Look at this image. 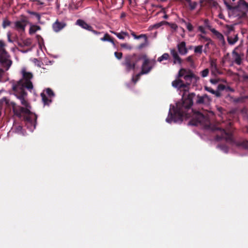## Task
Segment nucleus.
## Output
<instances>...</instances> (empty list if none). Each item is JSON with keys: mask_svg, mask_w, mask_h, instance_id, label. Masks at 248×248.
<instances>
[{"mask_svg": "<svg viewBox=\"0 0 248 248\" xmlns=\"http://www.w3.org/2000/svg\"><path fill=\"white\" fill-rule=\"evenodd\" d=\"M26 119H27V121H30V119H29V118H28V117H27V118H26Z\"/></svg>", "mask_w": 248, "mask_h": 248, "instance_id": "obj_58", "label": "nucleus"}, {"mask_svg": "<svg viewBox=\"0 0 248 248\" xmlns=\"http://www.w3.org/2000/svg\"><path fill=\"white\" fill-rule=\"evenodd\" d=\"M211 32L214 33L217 37V38L221 41L222 44L224 45L225 44V41L224 39V37L223 35L218 32L215 29H213V30H211Z\"/></svg>", "mask_w": 248, "mask_h": 248, "instance_id": "obj_14", "label": "nucleus"}, {"mask_svg": "<svg viewBox=\"0 0 248 248\" xmlns=\"http://www.w3.org/2000/svg\"><path fill=\"white\" fill-rule=\"evenodd\" d=\"M204 89L205 90H206V91L213 94H215V96L217 97H219L221 96V93H220L218 91H215L211 87H207V86H205L204 87Z\"/></svg>", "mask_w": 248, "mask_h": 248, "instance_id": "obj_17", "label": "nucleus"}, {"mask_svg": "<svg viewBox=\"0 0 248 248\" xmlns=\"http://www.w3.org/2000/svg\"><path fill=\"white\" fill-rule=\"evenodd\" d=\"M142 59L141 55L134 53L127 55L124 57L122 65L124 66L125 71L129 72L131 71H135L139 68V62Z\"/></svg>", "mask_w": 248, "mask_h": 248, "instance_id": "obj_3", "label": "nucleus"}, {"mask_svg": "<svg viewBox=\"0 0 248 248\" xmlns=\"http://www.w3.org/2000/svg\"><path fill=\"white\" fill-rule=\"evenodd\" d=\"M238 6L240 7H244L248 10V3L245 0H239L238 3Z\"/></svg>", "mask_w": 248, "mask_h": 248, "instance_id": "obj_25", "label": "nucleus"}, {"mask_svg": "<svg viewBox=\"0 0 248 248\" xmlns=\"http://www.w3.org/2000/svg\"><path fill=\"white\" fill-rule=\"evenodd\" d=\"M212 42L208 41V43L205 45V47H208L210 43H211Z\"/></svg>", "mask_w": 248, "mask_h": 248, "instance_id": "obj_53", "label": "nucleus"}, {"mask_svg": "<svg viewBox=\"0 0 248 248\" xmlns=\"http://www.w3.org/2000/svg\"><path fill=\"white\" fill-rule=\"evenodd\" d=\"M209 70L208 69L206 68L201 71V75L203 78L206 77L209 74Z\"/></svg>", "mask_w": 248, "mask_h": 248, "instance_id": "obj_35", "label": "nucleus"}, {"mask_svg": "<svg viewBox=\"0 0 248 248\" xmlns=\"http://www.w3.org/2000/svg\"><path fill=\"white\" fill-rule=\"evenodd\" d=\"M217 147L225 153H227L228 151V148L226 144H220L218 145Z\"/></svg>", "mask_w": 248, "mask_h": 248, "instance_id": "obj_29", "label": "nucleus"}, {"mask_svg": "<svg viewBox=\"0 0 248 248\" xmlns=\"http://www.w3.org/2000/svg\"><path fill=\"white\" fill-rule=\"evenodd\" d=\"M26 25L25 20L17 21L15 23V28L18 31H24Z\"/></svg>", "mask_w": 248, "mask_h": 248, "instance_id": "obj_12", "label": "nucleus"}, {"mask_svg": "<svg viewBox=\"0 0 248 248\" xmlns=\"http://www.w3.org/2000/svg\"><path fill=\"white\" fill-rule=\"evenodd\" d=\"M112 33L114 34L116 36L120 39H124L125 36H128V33L127 32L121 31L120 33H118L115 31H112Z\"/></svg>", "mask_w": 248, "mask_h": 248, "instance_id": "obj_20", "label": "nucleus"}, {"mask_svg": "<svg viewBox=\"0 0 248 248\" xmlns=\"http://www.w3.org/2000/svg\"><path fill=\"white\" fill-rule=\"evenodd\" d=\"M148 45V38L144 40V42L138 46V49L140 50Z\"/></svg>", "mask_w": 248, "mask_h": 248, "instance_id": "obj_27", "label": "nucleus"}, {"mask_svg": "<svg viewBox=\"0 0 248 248\" xmlns=\"http://www.w3.org/2000/svg\"><path fill=\"white\" fill-rule=\"evenodd\" d=\"M202 47L203 46L202 45L196 46L194 49V52L196 53L201 54L202 53Z\"/></svg>", "mask_w": 248, "mask_h": 248, "instance_id": "obj_32", "label": "nucleus"}, {"mask_svg": "<svg viewBox=\"0 0 248 248\" xmlns=\"http://www.w3.org/2000/svg\"><path fill=\"white\" fill-rule=\"evenodd\" d=\"M76 24L81 27L82 28L88 31H92V27L88 24L86 22L81 19H78L76 22Z\"/></svg>", "mask_w": 248, "mask_h": 248, "instance_id": "obj_13", "label": "nucleus"}, {"mask_svg": "<svg viewBox=\"0 0 248 248\" xmlns=\"http://www.w3.org/2000/svg\"><path fill=\"white\" fill-rule=\"evenodd\" d=\"M187 2L189 3V6L191 10H193L196 8L197 5V3L196 2H191V0H190L189 1Z\"/></svg>", "mask_w": 248, "mask_h": 248, "instance_id": "obj_30", "label": "nucleus"}, {"mask_svg": "<svg viewBox=\"0 0 248 248\" xmlns=\"http://www.w3.org/2000/svg\"><path fill=\"white\" fill-rule=\"evenodd\" d=\"M219 81L218 79H210V82L213 84H217Z\"/></svg>", "mask_w": 248, "mask_h": 248, "instance_id": "obj_47", "label": "nucleus"}, {"mask_svg": "<svg viewBox=\"0 0 248 248\" xmlns=\"http://www.w3.org/2000/svg\"><path fill=\"white\" fill-rule=\"evenodd\" d=\"M168 23V22H165V21H162V22H161L160 23H157L156 24H155L154 25L155 27L156 28H158L160 27H161L162 25H163L164 23Z\"/></svg>", "mask_w": 248, "mask_h": 248, "instance_id": "obj_45", "label": "nucleus"}, {"mask_svg": "<svg viewBox=\"0 0 248 248\" xmlns=\"http://www.w3.org/2000/svg\"><path fill=\"white\" fill-rule=\"evenodd\" d=\"M224 3L229 10H232L235 9L234 7L230 5L226 0L224 1Z\"/></svg>", "mask_w": 248, "mask_h": 248, "instance_id": "obj_38", "label": "nucleus"}, {"mask_svg": "<svg viewBox=\"0 0 248 248\" xmlns=\"http://www.w3.org/2000/svg\"><path fill=\"white\" fill-rule=\"evenodd\" d=\"M232 54L234 57V62L237 65H240L242 63V58L240 54L236 52L235 50L232 51Z\"/></svg>", "mask_w": 248, "mask_h": 248, "instance_id": "obj_15", "label": "nucleus"}, {"mask_svg": "<svg viewBox=\"0 0 248 248\" xmlns=\"http://www.w3.org/2000/svg\"><path fill=\"white\" fill-rule=\"evenodd\" d=\"M155 63V59L151 60L147 58L146 56H144V61L141 66V70L140 73L137 74V77L149 73L153 68L152 65H154Z\"/></svg>", "mask_w": 248, "mask_h": 248, "instance_id": "obj_5", "label": "nucleus"}, {"mask_svg": "<svg viewBox=\"0 0 248 248\" xmlns=\"http://www.w3.org/2000/svg\"><path fill=\"white\" fill-rule=\"evenodd\" d=\"M209 100V97L206 94L202 96L198 95L195 99V103L198 105H205L207 104Z\"/></svg>", "mask_w": 248, "mask_h": 248, "instance_id": "obj_9", "label": "nucleus"}, {"mask_svg": "<svg viewBox=\"0 0 248 248\" xmlns=\"http://www.w3.org/2000/svg\"><path fill=\"white\" fill-rule=\"evenodd\" d=\"M196 96L194 93H190L186 97L183 95L182 99L176 103V107L170 105L168 116L166 121L168 123H181L184 117H193V120L189 122V124L197 125L204 119V115L199 111L191 108L193 104V100Z\"/></svg>", "mask_w": 248, "mask_h": 248, "instance_id": "obj_1", "label": "nucleus"}, {"mask_svg": "<svg viewBox=\"0 0 248 248\" xmlns=\"http://www.w3.org/2000/svg\"><path fill=\"white\" fill-rule=\"evenodd\" d=\"M198 30L200 31H201L202 33H203V34H205L206 33V31H205L204 30V27L202 26H199Z\"/></svg>", "mask_w": 248, "mask_h": 248, "instance_id": "obj_46", "label": "nucleus"}, {"mask_svg": "<svg viewBox=\"0 0 248 248\" xmlns=\"http://www.w3.org/2000/svg\"><path fill=\"white\" fill-rule=\"evenodd\" d=\"M170 27L172 28V29H173L174 30H176L177 28V26L176 24H171V26H170Z\"/></svg>", "mask_w": 248, "mask_h": 248, "instance_id": "obj_50", "label": "nucleus"}, {"mask_svg": "<svg viewBox=\"0 0 248 248\" xmlns=\"http://www.w3.org/2000/svg\"><path fill=\"white\" fill-rule=\"evenodd\" d=\"M7 38H8V41L9 42H13L12 40L11 39V33L10 32H8L7 33Z\"/></svg>", "mask_w": 248, "mask_h": 248, "instance_id": "obj_49", "label": "nucleus"}, {"mask_svg": "<svg viewBox=\"0 0 248 248\" xmlns=\"http://www.w3.org/2000/svg\"><path fill=\"white\" fill-rule=\"evenodd\" d=\"M101 40L103 41H108L114 44L113 39L111 38L110 35L108 33H106L104 37L101 38Z\"/></svg>", "mask_w": 248, "mask_h": 248, "instance_id": "obj_23", "label": "nucleus"}, {"mask_svg": "<svg viewBox=\"0 0 248 248\" xmlns=\"http://www.w3.org/2000/svg\"><path fill=\"white\" fill-rule=\"evenodd\" d=\"M94 0V2L95 1H96V0Z\"/></svg>", "mask_w": 248, "mask_h": 248, "instance_id": "obj_62", "label": "nucleus"}, {"mask_svg": "<svg viewBox=\"0 0 248 248\" xmlns=\"http://www.w3.org/2000/svg\"><path fill=\"white\" fill-rule=\"evenodd\" d=\"M227 40L230 45H234L238 40V35L236 34L234 37L228 36Z\"/></svg>", "mask_w": 248, "mask_h": 248, "instance_id": "obj_19", "label": "nucleus"}, {"mask_svg": "<svg viewBox=\"0 0 248 248\" xmlns=\"http://www.w3.org/2000/svg\"><path fill=\"white\" fill-rule=\"evenodd\" d=\"M46 93L48 95V97L51 98L54 96L53 92L49 88H47L46 90Z\"/></svg>", "mask_w": 248, "mask_h": 248, "instance_id": "obj_33", "label": "nucleus"}, {"mask_svg": "<svg viewBox=\"0 0 248 248\" xmlns=\"http://www.w3.org/2000/svg\"><path fill=\"white\" fill-rule=\"evenodd\" d=\"M140 78V76L137 77V74L136 75L135 77H133L132 78V81L134 82V84L136 83V82L139 80Z\"/></svg>", "mask_w": 248, "mask_h": 248, "instance_id": "obj_44", "label": "nucleus"}, {"mask_svg": "<svg viewBox=\"0 0 248 248\" xmlns=\"http://www.w3.org/2000/svg\"><path fill=\"white\" fill-rule=\"evenodd\" d=\"M115 56L119 60L122 59L123 53L122 52H115L114 53Z\"/></svg>", "mask_w": 248, "mask_h": 248, "instance_id": "obj_39", "label": "nucleus"}, {"mask_svg": "<svg viewBox=\"0 0 248 248\" xmlns=\"http://www.w3.org/2000/svg\"><path fill=\"white\" fill-rule=\"evenodd\" d=\"M217 130L218 131V133L216 135V140L225 139L227 141L232 140V134L231 133L226 132L223 128H217Z\"/></svg>", "mask_w": 248, "mask_h": 248, "instance_id": "obj_6", "label": "nucleus"}, {"mask_svg": "<svg viewBox=\"0 0 248 248\" xmlns=\"http://www.w3.org/2000/svg\"><path fill=\"white\" fill-rule=\"evenodd\" d=\"M201 37L206 41L212 42V40L210 38L206 37L205 36L201 35Z\"/></svg>", "mask_w": 248, "mask_h": 248, "instance_id": "obj_48", "label": "nucleus"}, {"mask_svg": "<svg viewBox=\"0 0 248 248\" xmlns=\"http://www.w3.org/2000/svg\"><path fill=\"white\" fill-rule=\"evenodd\" d=\"M21 73L22 79L13 87V90L15 91L16 96L20 100L21 103L25 107V108L20 107L19 112L16 108H13L15 114L19 117L21 116V113L26 114L31 113L30 111L31 107L25 100V97L26 93L25 92L24 88H27L28 90H31L33 88V85L31 81V79L32 78V74L27 72L24 68L22 69Z\"/></svg>", "mask_w": 248, "mask_h": 248, "instance_id": "obj_2", "label": "nucleus"}, {"mask_svg": "<svg viewBox=\"0 0 248 248\" xmlns=\"http://www.w3.org/2000/svg\"><path fill=\"white\" fill-rule=\"evenodd\" d=\"M41 96L42 97V100L45 105H48L51 102V100L46 96V95L44 93H41Z\"/></svg>", "mask_w": 248, "mask_h": 248, "instance_id": "obj_24", "label": "nucleus"}, {"mask_svg": "<svg viewBox=\"0 0 248 248\" xmlns=\"http://www.w3.org/2000/svg\"><path fill=\"white\" fill-rule=\"evenodd\" d=\"M235 0H232V1H234Z\"/></svg>", "mask_w": 248, "mask_h": 248, "instance_id": "obj_60", "label": "nucleus"}, {"mask_svg": "<svg viewBox=\"0 0 248 248\" xmlns=\"http://www.w3.org/2000/svg\"><path fill=\"white\" fill-rule=\"evenodd\" d=\"M170 58V55L168 53H164L161 56L159 57L157 59V61L159 62H161L163 60H167Z\"/></svg>", "mask_w": 248, "mask_h": 248, "instance_id": "obj_26", "label": "nucleus"}, {"mask_svg": "<svg viewBox=\"0 0 248 248\" xmlns=\"http://www.w3.org/2000/svg\"><path fill=\"white\" fill-rule=\"evenodd\" d=\"M185 73L186 74L184 78L186 81V83H185V84H188L189 89V86L192 82V80L194 79L195 80H197L199 79V78L196 76L190 70H186V72Z\"/></svg>", "mask_w": 248, "mask_h": 248, "instance_id": "obj_8", "label": "nucleus"}, {"mask_svg": "<svg viewBox=\"0 0 248 248\" xmlns=\"http://www.w3.org/2000/svg\"><path fill=\"white\" fill-rule=\"evenodd\" d=\"M131 34L134 38V39H136V37L137 36L135 32L133 31H131Z\"/></svg>", "mask_w": 248, "mask_h": 248, "instance_id": "obj_51", "label": "nucleus"}, {"mask_svg": "<svg viewBox=\"0 0 248 248\" xmlns=\"http://www.w3.org/2000/svg\"><path fill=\"white\" fill-rule=\"evenodd\" d=\"M171 84L174 88L179 90H182L185 93L188 91V84H185L184 81L180 78H176L172 82Z\"/></svg>", "mask_w": 248, "mask_h": 248, "instance_id": "obj_7", "label": "nucleus"}, {"mask_svg": "<svg viewBox=\"0 0 248 248\" xmlns=\"http://www.w3.org/2000/svg\"><path fill=\"white\" fill-rule=\"evenodd\" d=\"M236 145L239 147H242L244 149H248V141L247 140H244L237 142Z\"/></svg>", "mask_w": 248, "mask_h": 248, "instance_id": "obj_21", "label": "nucleus"}, {"mask_svg": "<svg viewBox=\"0 0 248 248\" xmlns=\"http://www.w3.org/2000/svg\"><path fill=\"white\" fill-rule=\"evenodd\" d=\"M211 67L214 69L215 71H216L218 74H220V73L218 71L217 64L215 62H211Z\"/></svg>", "mask_w": 248, "mask_h": 248, "instance_id": "obj_40", "label": "nucleus"}, {"mask_svg": "<svg viewBox=\"0 0 248 248\" xmlns=\"http://www.w3.org/2000/svg\"><path fill=\"white\" fill-rule=\"evenodd\" d=\"M225 88L226 87L224 85L220 84L217 86V91L219 92L220 91H223L224 90H225Z\"/></svg>", "mask_w": 248, "mask_h": 248, "instance_id": "obj_42", "label": "nucleus"}, {"mask_svg": "<svg viewBox=\"0 0 248 248\" xmlns=\"http://www.w3.org/2000/svg\"><path fill=\"white\" fill-rule=\"evenodd\" d=\"M186 27L189 31H192L193 30V26L190 23H186Z\"/></svg>", "mask_w": 248, "mask_h": 248, "instance_id": "obj_36", "label": "nucleus"}, {"mask_svg": "<svg viewBox=\"0 0 248 248\" xmlns=\"http://www.w3.org/2000/svg\"><path fill=\"white\" fill-rule=\"evenodd\" d=\"M232 30H233V27H231V28L230 29V31H232Z\"/></svg>", "mask_w": 248, "mask_h": 248, "instance_id": "obj_57", "label": "nucleus"}, {"mask_svg": "<svg viewBox=\"0 0 248 248\" xmlns=\"http://www.w3.org/2000/svg\"><path fill=\"white\" fill-rule=\"evenodd\" d=\"M93 32H94V34H97L98 33L97 31H95L94 30L93 31Z\"/></svg>", "mask_w": 248, "mask_h": 248, "instance_id": "obj_55", "label": "nucleus"}, {"mask_svg": "<svg viewBox=\"0 0 248 248\" xmlns=\"http://www.w3.org/2000/svg\"><path fill=\"white\" fill-rule=\"evenodd\" d=\"M161 0V1H166L167 0Z\"/></svg>", "mask_w": 248, "mask_h": 248, "instance_id": "obj_59", "label": "nucleus"}, {"mask_svg": "<svg viewBox=\"0 0 248 248\" xmlns=\"http://www.w3.org/2000/svg\"><path fill=\"white\" fill-rule=\"evenodd\" d=\"M164 17L165 18H167L168 17V16H167V15H165V16H164Z\"/></svg>", "mask_w": 248, "mask_h": 248, "instance_id": "obj_56", "label": "nucleus"}, {"mask_svg": "<svg viewBox=\"0 0 248 248\" xmlns=\"http://www.w3.org/2000/svg\"><path fill=\"white\" fill-rule=\"evenodd\" d=\"M186 72V69L185 68H181L179 71L178 77L177 78H181L183 77L184 78V76L186 74L185 73Z\"/></svg>", "mask_w": 248, "mask_h": 248, "instance_id": "obj_28", "label": "nucleus"}, {"mask_svg": "<svg viewBox=\"0 0 248 248\" xmlns=\"http://www.w3.org/2000/svg\"><path fill=\"white\" fill-rule=\"evenodd\" d=\"M121 47L125 48L128 50H131L133 47L129 44L127 43H123L120 45Z\"/></svg>", "mask_w": 248, "mask_h": 248, "instance_id": "obj_31", "label": "nucleus"}, {"mask_svg": "<svg viewBox=\"0 0 248 248\" xmlns=\"http://www.w3.org/2000/svg\"><path fill=\"white\" fill-rule=\"evenodd\" d=\"M243 78H244V79H247V80H248V75H244L243 76Z\"/></svg>", "mask_w": 248, "mask_h": 248, "instance_id": "obj_52", "label": "nucleus"}, {"mask_svg": "<svg viewBox=\"0 0 248 248\" xmlns=\"http://www.w3.org/2000/svg\"><path fill=\"white\" fill-rule=\"evenodd\" d=\"M170 54L171 55L172 57H173V64H175L178 63L181 65L182 63L183 60L179 56L177 51L175 49L173 48V49H170Z\"/></svg>", "mask_w": 248, "mask_h": 248, "instance_id": "obj_10", "label": "nucleus"}, {"mask_svg": "<svg viewBox=\"0 0 248 248\" xmlns=\"http://www.w3.org/2000/svg\"><path fill=\"white\" fill-rule=\"evenodd\" d=\"M6 45L2 40H0V62L5 70H8L12 62L10 59V56L5 49ZM4 70L0 68V77L2 76Z\"/></svg>", "mask_w": 248, "mask_h": 248, "instance_id": "obj_4", "label": "nucleus"}, {"mask_svg": "<svg viewBox=\"0 0 248 248\" xmlns=\"http://www.w3.org/2000/svg\"><path fill=\"white\" fill-rule=\"evenodd\" d=\"M65 26L63 23L56 21L53 25V28L55 31L58 32L62 30Z\"/></svg>", "mask_w": 248, "mask_h": 248, "instance_id": "obj_16", "label": "nucleus"}, {"mask_svg": "<svg viewBox=\"0 0 248 248\" xmlns=\"http://www.w3.org/2000/svg\"><path fill=\"white\" fill-rule=\"evenodd\" d=\"M40 28L37 25H31L29 30V33L31 34L35 33L37 31L40 30Z\"/></svg>", "mask_w": 248, "mask_h": 248, "instance_id": "obj_22", "label": "nucleus"}, {"mask_svg": "<svg viewBox=\"0 0 248 248\" xmlns=\"http://www.w3.org/2000/svg\"><path fill=\"white\" fill-rule=\"evenodd\" d=\"M204 26L211 31V30H213V29L211 28V26H210L209 23V21L208 19H204Z\"/></svg>", "mask_w": 248, "mask_h": 248, "instance_id": "obj_34", "label": "nucleus"}, {"mask_svg": "<svg viewBox=\"0 0 248 248\" xmlns=\"http://www.w3.org/2000/svg\"><path fill=\"white\" fill-rule=\"evenodd\" d=\"M19 46H29L31 44V40L30 38H27L23 40L21 43H19Z\"/></svg>", "mask_w": 248, "mask_h": 248, "instance_id": "obj_18", "label": "nucleus"}, {"mask_svg": "<svg viewBox=\"0 0 248 248\" xmlns=\"http://www.w3.org/2000/svg\"><path fill=\"white\" fill-rule=\"evenodd\" d=\"M177 48L179 53L182 55H186L188 52L186 47V43L184 41H182L177 45Z\"/></svg>", "mask_w": 248, "mask_h": 248, "instance_id": "obj_11", "label": "nucleus"}, {"mask_svg": "<svg viewBox=\"0 0 248 248\" xmlns=\"http://www.w3.org/2000/svg\"><path fill=\"white\" fill-rule=\"evenodd\" d=\"M186 61L187 62H189L191 63V64H193V63H194V61H193V56H188V57H187L186 58Z\"/></svg>", "mask_w": 248, "mask_h": 248, "instance_id": "obj_43", "label": "nucleus"}, {"mask_svg": "<svg viewBox=\"0 0 248 248\" xmlns=\"http://www.w3.org/2000/svg\"><path fill=\"white\" fill-rule=\"evenodd\" d=\"M140 38H144V39H147V36L146 34H141L140 35H137V36L136 37V39H140Z\"/></svg>", "mask_w": 248, "mask_h": 248, "instance_id": "obj_41", "label": "nucleus"}, {"mask_svg": "<svg viewBox=\"0 0 248 248\" xmlns=\"http://www.w3.org/2000/svg\"><path fill=\"white\" fill-rule=\"evenodd\" d=\"M10 25V22L7 20L5 19L3 21L2 26L4 28H5L6 27L9 26Z\"/></svg>", "mask_w": 248, "mask_h": 248, "instance_id": "obj_37", "label": "nucleus"}, {"mask_svg": "<svg viewBox=\"0 0 248 248\" xmlns=\"http://www.w3.org/2000/svg\"><path fill=\"white\" fill-rule=\"evenodd\" d=\"M129 1H131V0H128Z\"/></svg>", "mask_w": 248, "mask_h": 248, "instance_id": "obj_61", "label": "nucleus"}, {"mask_svg": "<svg viewBox=\"0 0 248 248\" xmlns=\"http://www.w3.org/2000/svg\"><path fill=\"white\" fill-rule=\"evenodd\" d=\"M246 132L248 134V127H246Z\"/></svg>", "mask_w": 248, "mask_h": 248, "instance_id": "obj_54", "label": "nucleus"}]
</instances>
